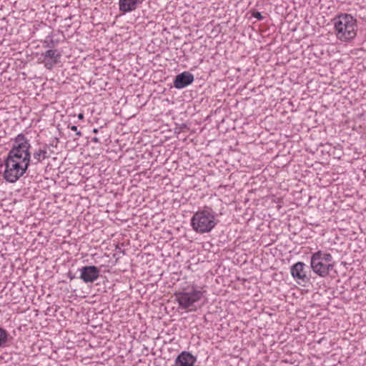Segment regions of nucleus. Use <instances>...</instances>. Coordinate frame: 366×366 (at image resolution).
<instances>
[{
    "mask_svg": "<svg viewBox=\"0 0 366 366\" xmlns=\"http://www.w3.org/2000/svg\"><path fill=\"white\" fill-rule=\"evenodd\" d=\"M19 144L13 139L11 149L4 160L5 170L3 174L4 179L10 183L18 181L24 174L29 172L31 168L24 160L23 152H20Z\"/></svg>",
    "mask_w": 366,
    "mask_h": 366,
    "instance_id": "1",
    "label": "nucleus"
},
{
    "mask_svg": "<svg viewBox=\"0 0 366 366\" xmlns=\"http://www.w3.org/2000/svg\"><path fill=\"white\" fill-rule=\"evenodd\" d=\"M16 143L19 144L24 161L29 164L31 169L36 167L39 164L43 163L45 159L50 158L51 155L48 152L49 146L46 144H38V147L32 150L30 140L22 133L19 134L16 137Z\"/></svg>",
    "mask_w": 366,
    "mask_h": 366,
    "instance_id": "2",
    "label": "nucleus"
},
{
    "mask_svg": "<svg viewBox=\"0 0 366 366\" xmlns=\"http://www.w3.org/2000/svg\"><path fill=\"white\" fill-rule=\"evenodd\" d=\"M335 34L337 39L348 42L357 35V20L351 14H341L333 19Z\"/></svg>",
    "mask_w": 366,
    "mask_h": 366,
    "instance_id": "3",
    "label": "nucleus"
},
{
    "mask_svg": "<svg viewBox=\"0 0 366 366\" xmlns=\"http://www.w3.org/2000/svg\"><path fill=\"white\" fill-rule=\"evenodd\" d=\"M216 212L209 207L205 206L202 209L197 211L191 219L192 229L199 234L211 232L217 224Z\"/></svg>",
    "mask_w": 366,
    "mask_h": 366,
    "instance_id": "4",
    "label": "nucleus"
},
{
    "mask_svg": "<svg viewBox=\"0 0 366 366\" xmlns=\"http://www.w3.org/2000/svg\"><path fill=\"white\" fill-rule=\"evenodd\" d=\"M335 267L332 254L322 250H318L312 254L310 267L312 270L321 277H326Z\"/></svg>",
    "mask_w": 366,
    "mask_h": 366,
    "instance_id": "5",
    "label": "nucleus"
},
{
    "mask_svg": "<svg viewBox=\"0 0 366 366\" xmlns=\"http://www.w3.org/2000/svg\"><path fill=\"white\" fill-rule=\"evenodd\" d=\"M205 291L197 290L192 287L191 289L176 292L174 295L180 308L189 309L193 305L200 300Z\"/></svg>",
    "mask_w": 366,
    "mask_h": 366,
    "instance_id": "6",
    "label": "nucleus"
},
{
    "mask_svg": "<svg viewBox=\"0 0 366 366\" xmlns=\"http://www.w3.org/2000/svg\"><path fill=\"white\" fill-rule=\"evenodd\" d=\"M79 278L84 283H92L97 280L100 275V269L94 266H84L79 269Z\"/></svg>",
    "mask_w": 366,
    "mask_h": 366,
    "instance_id": "7",
    "label": "nucleus"
},
{
    "mask_svg": "<svg viewBox=\"0 0 366 366\" xmlns=\"http://www.w3.org/2000/svg\"><path fill=\"white\" fill-rule=\"evenodd\" d=\"M306 264L302 262H298L294 264L291 268L290 272L293 278L298 281L299 283H307L310 280V277L307 274L305 270Z\"/></svg>",
    "mask_w": 366,
    "mask_h": 366,
    "instance_id": "8",
    "label": "nucleus"
},
{
    "mask_svg": "<svg viewBox=\"0 0 366 366\" xmlns=\"http://www.w3.org/2000/svg\"><path fill=\"white\" fill-rule=\"evenodd\" d=\"M194 75L189 71H184L176 76L174 80V86L176 89H183L194 81Z\"/></svg>",
    "mask_w": 366,
    "mask_h": 366,
    "instance_id": "9",
    "label": "nucleus"
},
{
    "mask_svg": "<svg viewBox=\"0 0 366 366\" xmlns=\"http://www.w3.org/2000/svg\"><path fill=\"white\" fill-rule=\"evenodd\" d=\"M197 357L189 352L183 351L177 355L172 366H194Z\"/></svg>",
    "mask_w": 366,
    "mask_h": 366,
    "instance_id": "10",
    "label": "nucleus"
},
{
    "mask_svg": "<svg viewBox=\"0 0 366 366\" xmlns=\"http://www.w3.org/2000/svg\"><path fill=\"white\" fill-rule=\"evenodd\" d=\"M141 4L142 0H119V10L122 14L132 12L135 11Z\"/></svg>",
    "mask_w": 366,
    "mask_h": 366,
    "instance_id": "11",
    "label": "nucleus"
},
{
    "mask_svg": "<svg viewBox=\"0 0 366 366\" xmlns=\"http://www.w3.org/2000/svg\"><path fill=\"white\" fill-rule=\"evenodd\" d=\"M41 56L44 58V60H51L54 61V63H59L61 53L57 49H48L42 53Z\"/></svg>",
    "mask_w": 366,
    "mask_h": 366,
    "instance_id": "12",
    "label": "nucleus"
},
{
    "mask_svg": "<svg viewBox=\"0 0 366 366\" xmlns=\"http://www.w3.org/2000/svg\"><path fill=\"white\" fill-rule=\"evenodd\" d=\"M11 339V337L9 333L5 329L0 327V347H6Z\"/></svg>",
    "mask_w": 366,
    "mask_h": 366,
    "instance_id": "13",
    "label": "nucleus"
},
{
    "mask_svg": "<svg viewBox=\"0 0 366 366\" xmlns=\"http://www.w3.org/2000/svg\"><path fill=\"white\" fill-rule=\"evenodd\" d=\"M57 63H54V61L51 60H44V66L48 69H51L53 66Z\"/></svg>",
    "mask_w": 366,
    "mask_h": 366,
    "instance_id": "14",
    "label": "nucleus"
},
{
    "mask_svg": "<svg viewBox=\"0 0 366 366\" xmlns=\"http://www.w3.org/2000/svg\"><path fill=\"white\" fill-rule=\"evenodd\" d=\"M68 128L70 129L71 130L75 132L76 136L81 137L82 135V133L77 129V127L76 126H75V125H69V124L68 125Z\"/></svg>",
    "mask_w": 366,
    "mask_h": 366,
    "instance_id": "15",
    "label": "nucleus"
},
{
    "mask_svg": "<svg viewBox=\"0 0 366 366\" xmlns=\"http://www.w3.org/2000/svg\"><path fill=\"white\" fill-rule=\"evenodd\" d=\"M252 15L253 17L256 18L258 20H262L264 19V16L258 11H254Z\"/></svg>",
    "mask_w": 366,
    "mask_h": 366,
    "instance_id": "16",
    "label": "nucleus"
},
{
    "mask_svg": "<svg viewBox=\"0 0 366 366\" xmlns=\"http://www.w3.org/2000/svg\"><path fill=\"white\" fill-rule=\"evenodd\" d=\"M77 117H78V119L80 120H82L84 118V115L83 113H79Z\"/></svg>",
    "mask_w": 366,
    "mask_h": 366,
    "instance_id": "17",
    "label": "nucleus"
},
{
    "mask_svg": "<svg viewBox=\"0 0 366 366\" xmlns=\"http://www.w3.org/2000/svg\"><path fill=\"white\" fill-rule=\"evenodd\" d=\"M92 142H95V143H99V138H98V137H93V138L92 139Z\"/></svg>",
    "mask_w": 366,
    "mask_h": 366,
    "instance_id": "18",
    "label": "nucleus"
},
{
    "mask_svg": "<svg viewBox=\"0 0 366 366\" xmlns=\"http://www.w3.org/2000/svg\"><path fill=\"white\" fill-rule=\"evenodd\" d=\"M92 132L94 133H97L98 132V129L94 128V129H93Z\"/></svg>",
    "mask_w": 366,
    "mask_h": 366,
    "instance_id": "19",
    "label": "nucleus"
},
{
    "mask_svg": "<svg viewBox=\"0 0 366 366\" xmlns=\"http://www.w3.org/2000/svg\"><path fill=\"white\" fill-rule=\"evenodd\" d=\"M46 46L51 47L52 46H51L49 44H48Z\"/></svg>",
    "mask_w": 366,
    "mask_h": 366,
    "instance_id": "20",
    "label": "nucleus"
}]
</instances>
